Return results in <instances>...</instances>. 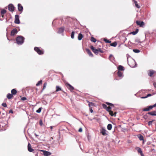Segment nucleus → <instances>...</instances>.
I'll return each instance as SVG.
<instances>
[{"instance_id":"1","label":"nucleus","mask_w":156,"mask_h":156,"mask_svg":"<svg viewBox=\"0 0 156 156\" xmlns=\"http://www.w3.org/2000/svg\"><path fill=\"white\" fill-rule=\"evenodd\" d=\"M90 48L92 50L93 52H94L96 55H98L99 52L101 53H103L104 51H103L100 48H98L97 49H95V48L93 46H91Z\"/></svg>"},{"instance_id":"2","label":"nucleus","mask_w":156,"mask_h":156,"mask_svg":"<svg viewBox=\"0 0 156 156\" xmlns=\"http://www.w3.org/2000/svg\"><path fill=\"white\" fill-rule=\"evenodd\" d=\"M24 38L21 36H19L16 38V43L19 45H21L24 42Z\"/></svg>"},{"instance_id":"3","label":"nucleus","mask_w":156,"mask_h":156,"mask_svg":"<svg viewBox=\"0 0 156 156\" xmlns=\"http://www.w3.org/2000/svg\"><path fill=\"white\" fill-rule=\"evenodd\" d=\"M156 106V103L154 104V105H150L148 106H147L146 108H144L143 109V111H149L151 109H152L154 107Z\"/></svg>"},{"instance_id":"4","label":"nucleus","mask_w":156,"mask_h":156,"mask_svg":"<svg viewBox=\"0 0 156 156\" xmlns=\"http://www.w3.org/2000/svg\"><path fill=\"white\" fill-rule=\"evenodd\" d=\"M34 50L39 55H42L44 53L43 51L40 50L38 47H35L34 48Z\"/></svg>"},{"instance_id":"5","label":"nucleus","mask_w":156,"mask_h":156,"mask_svg":"<svg viewBox=\"0 0 156 156\" xmlns=\"http://www.w3.org/2000/svg\"><path fill=\"white\" fill-rule=\"evenodd\" d=\"M65 85L68 89L71 91H73L74 89V87L68 83H66Z\"/></svg>"},{"instance_id":"6","label":"nucleus","mask_w":156,"mask_h":156,"mask_svg":"<svg viewBox=\"0 0 156 156\" xmlns=\"http://www.w3.org/2000/svg\"><path fill=\"white\" fill-rule=\"evenodd\" d=\"M17 32L18 31L17 29L16 28H14L11 31L10 35L12 36H13L17 34Z\"/></svg>"},{"instance_id":"7","label":"nucleus","mask_w":156,"mask_h":156,"mask_svg":"<svg viewBox=\"0 0 156 156\" xmlns=\"http://www.w3.org/2000/svg\"><path fill=\"white\" fill-rule=\"evenodd\" d=\"M14 23H15L19 24L20 23V21L19 19V16L18 15L15 16V19Z\"/></svg>"},{"instance_id":"8","label":"nucleus","mask_w":156,"mask_h":156,"mask_svg":"<svg viewBox=\"0 0 156 156\" xmlns=\"http://www.w3.org/2000/svg\"><path fill=\"white\" fill-rule=\"evenodd\" d=\"M136 23L138 25H139L140 27H143L144 25V23L143 21H136Z\"/></svg>"},{"instance_id":"9","label":"nucleus","mask_w":156,"mask_h":156,"mask_svg":"<svg viewBox=\"0 0 156 156\" xmlns=\"http://www.w3.org/2000/svg\"><path fill=\"white\" fill-rule=\"evenodd\" d=\"M9 10L11 12H13L14 10L15 7L12 4H9L8 6Z\"/></svg>"},{"instance_id":"10","label":"nucleus","mask_w":156,"mask_h":156,"mask_svg":"<svg viewBox=\"0 0 156 156\" xmlns=\"http://www.w3.org/2000/svg\"><path fill=\"white\" fill-rule=\"evenodd\" d=\"M28 150L30 152H32L34 151V149L31 147V146L30 143H28L27 146Z\"/></svg>"},{"instance_id":"11","label":"nucleus","mask_w":156,"mask_h":156,"mask_svg":"<svg viewBox=\"0 0 156 156\" xmlns=\"http://www.w3.org/2000/svg\"><path fill=\"white\" fill-rule=\"evenodd\" d=\"M155 73V71L153 70H150L148 71V73L149 76L151 77Z\"/></svg>"},{"instance_id":"12","label":"nucleus","mask_w":156,"mask_h":156,"mask_svg":"<svg viewBox=\"0 0 156 156\" xmlns=\"http://www.w3.org/2000/svg\"><path fill=\"white\" fill-rule=\"evenodd\" d=\"M18 9L19 11L20 12H22L23 8L22 6L20 4H18Z\"/></svg>"},{"instance_id":"13","label":"nucleus","mask_w":156,"mask_h":156,"mask_svg":"<svg viewBox=\"0 0 156 156\" xmlns=\"http://www.w3.org/2000/svg\"><path fill=\"white\" fill-rule=\"evenodd\" d=\"M86 51L90 56L91 57H93V54H92L90 51L89 49L86 48Z\"/></svg>"},{"instance_id":"14","label":"nucleus","mask_w":156,"mask_h":156,"mask_svg":"<svg viewBox=\"0 0 156 156\" xmlns=\"http://www.w3.org/2000/svg\"><path fill=\"white\" fill-rule=\"evenodd\" d=\"M136 149L137 150L138 152L140 154L141 156H144L140 148L139 147H136Z\"/></svg>"},{"instance_id":"15","label":"nucleus","mask_w":156,"mask_h":156,"mask_svg":"<svg viewBox=\"0 0 156 156\" xmlns=\"http://www.w3.org/2000/svg\"><path fill=\"white\" fill-rule=\"evenodd\" d=\"M106 130L104 128H102L101 131V133L103 136H105L107 135L106 132Z\"/></svg>"},{"instance_id":"16","label":"nucleus","mask_w":156,"mask_h":156,"mask_svg":"<svg viewBox=\"0 0 156 156\" xmlns=\"http://www.w3.org/2000/svg\"><path fill=\"white\" fill-rule=\"evenodd\" d=\"M65 28L64 27H61L59 28L58 33H62L64 30Z\"/></svg>"},{"instance_id":"17","label":"nucleus","mask_w":156,"mask_h":156,"mask_svg":"<svg viewBox=\"0 0 156 156\" xmlns=\"http://www.w3.org/2000/svg\"><path fill=\"white\" fill-rule=\"evenodd\" d=\"M6 12V11L5 9H2L1 12V15L2 18L4 17V15Z\"/></svg>"},{"instance_id":"18","label":"nucleus","mask_w":156,"mask_h":156,"mask_svg":"<svg viewBox=\"0 0 156 156\" xmlns=\"http://www.w3.org/2000/svg\"><path fill=\"white\" fill-rule=\"evenodd\" d=\"M109 114L112 116H115L116 115V112H115L114 113L112 111V110L111 111H110V112H109Z\"/></svg>"},{"instance_id":"19","label":"nucleus","mask_w":156,"mask_h":156,"mask_svg":"<svg viewBox=\"0 0 156 156\" xmlns=\"http://www.w3.org/2000/svg\"><path fill=\"white\" fill-rule=\"evenodd\" d=\"M118 69L119 70V71H120L124 70L125 69L124 68L123 66L121 65H119L118 66Z\"/></svg>"},{"instance_id":"20","label":"nucleus","mask_w":156,"mask_h":156,"mask_svg":"<svg viewBox=\"0 0 156 156\" xmlns=\"http://www.w3.org/2000/svg\"><path fill=\"white\" fill-rule=\"evenodd\" d=\"M147 114L151 115H156V112L155 111L148 112Z\"/></svg>"},{"instance_id":"21","label":"nucleus","mask_w":156,"mask_h":156,"mask_svg":"<svg viewBox=\"0 0 156 156\" xmlns=\"http://www.w3.org/2000/svg\"><path fill=\"white\" fill-rule=\"evenodd\" d=\"M11 94L12 95H16L17 93V91L15 89H13L11 91Z\"/></svg>"},{"instance_id":"22","label":"nucleus","mask_w":156,"mask_h":156,"mask_svg":"<svg viewBox=\"0 0 156 156\" xmlns=\"http://www.w3.org/2000/svg\"><path fill=\"white\" fill-rule=\"evenodd\" d=\"M13 97V95L12 94H8L7 95V98L9 99L12 98Z\"/></svg>"},{"instance_id":"23","label":"nucleus","mask_w":156,"mask_h":156,"mask_svg":"<svg viewBox=\"0 0 156 156\" xmlns=\"http://www.w3.org/2000/svg\"><path fill=\"white\" fill-rule=\"evenodd\" d=\"M139 30L138 29H136L135 31H133L131 33H130V34H132L133 35H135L138 32Z\"/></svg>"},{"instance_id":"24","label":"nucleus","mask_w":156,"mask_h":156,"mask_svg":"<svg viewBox=\"0 0 156 156\" xmlns=\"http://www.w3.org/2000/svg\"><path fill=\"white\" fill-rule=\"evenodd\" d=\"M83 37V35L81 34L80 33L79 34L78 36V39L79 40H81L82 39Z\"/></svg>"},{"instance_id":"25","label":"nucleus","mask_w":156,"mask_h":156,"mask_svg":"<svg viewBox=\"0 0 156 156\" xmlns=\"http://www.w3.org/2000/svg\"><path fill=\"white\" fill-rule=\"evenodd\" d=\"M87 102L89 103L88 106L89 108L91 107L94 106V104L92 102H90L88 101H87Z\"/></svg>"},{"instance_id":"26","label":"nucleus","mask_w":156,"mask_h":156,"mask_svg":"<svg viewBox=\"0 0 156 156\" xmlns=\"http://www.w3.org/2000/svg\"><path fill=\"white\" fill-rule=\"evenodd\" d=\"M62 90L61 88L58 86H56V90L55 91L58 92L59 91Z\"/></svg>"},{"instance_id":"27","label":"nucleus","mask_w":156,"mask_h":156,"mask_svg":"<svg viewBox=\"0 0 156 156\" xmlns=\"http://www.w3.org/2000/svg\"><path fill=\"white\" fill-rule=\"evenodd\" d=\"M118 76L119 77H121L122 76V73L119 71H118L117 73Z\"/></svg>"},{"instance_id":"28","label":"nucleus","mask_w":156,"mask_h":156,"mask_svg":"<svg viewBox=\"0 0 156 156\" xmlns=\"http://www.w3.org/2000/svg\"><path fill=\"white\" fill-rule=\"evenodd\" d=\"M112 127V126L111 124H109L107 126V129L108 130H111Z\"/></svg>"},{"instance_id":"29","label":"nucleus","mask_w":156,"mask_h":156,"mask_svg":"<svg viewBox=\"0 0 156 156\" xmlns=\"http://www.w3.org/2000/svg\"><path fill=\"white\" fill-rule=\"evenodd\" d=\"M117 45V43L115 41L113 43H111L110 45L112 46L116 47Z\"/></svg>"},{"instance_id":"30","label":"nucleus","mask_w":156,"mask_h":156,"mask_svg":"<svg viewBox=\"0 0 156 156\" xmlns=\"http://www.w3.org/2000/svg\"><path fill=\"white\" fill-rule=\"evenodd\" d=\"M134 2L136 7L138 8H140V6L138 5L137 2L135 0L134 1Z\"/></svg>"},{"instance_id":"31","label":"nucleus","mask_w":156,"mask_h":156,"mask_svg":"<svg viewBox=\"0 0 156 156\" xmlns=\"http://www.w3.org/2000/svg\"><path fill=\"white\" fill-rule=\"evenodd\" d=\"M154 122V124H155V122H154V120H152V121H149L148 122V125L149 126H150V125H152V123L153 122Z\"/></svg>"},{"instance_id":"32","label":"nucleus","mask_w":156,"mask_h":156,"mask_svg":"<svg viewBox=\"0 0 156 156\" xmlns=\"http://www.w3.org/2000/svg\"><path fill=\"white\" fill-rule=\"evenodd\" d=\"M151 96V94H148L147 95V96H146L145 97H141V98H142V99L145 98H147L148 97Z\"/></svg>"},{"instance_id":"33","label":"nucleus","mask_w":156,"mask_h":156,"mask_svg":"<svg viewBox=\"0 0 156 156\" xmlns=\"http://www.w3.org/2000/svg\"><path fill=\"white\" fill-rule=\"evenodd\" d=\"M44 155L45 156H48L50 154H49V153L48 151H45L44 152Z\"/></svg>"},{"instance_id":"34","label":"nucleus","mask_w":156,"mask_h":156,"mask_svg":"<svg viewBox=\"0 0 156 156\" xmlns=\"http://www.w3.org/2000/svg\"><path fill=\"white\" fill-rule=\"evenodd\" d=\"M104 41L106 43H111V41H109V40H108L107 39H105V38H104Z\"/></svg>"},{"instance_id":"35","label":"nucleus","mask_w":156,"mask_h":156,"mask_svg":"<svg viewBox=\"0 0 156 156\" xmlns=\"http://www.w3.org/2000/svg\"><path fill=\"white\" fill-rule=\"evenodd\" d=\"M42 80H41L38 81V82L36 84V86H39L42 83Z\"/></svg>"},{"instance_id":"36","label":"nucleus","mask_w":156,"mask_h":156,"mask_svg":"<svg viewBox=\"0 0 156 156\" xmlns=\"http://www.w3.org/2000/svg\"><path fill=\"white\" fill-rule=\"evenodd\" d=\"M91 40L94 42H95L96 41V39L93 37H91Z\"/></svg>"},{"instance_id":"37","label":"nucleus","mask_w":156,"mask_h":156,"mask_svg":"<svg viewBox=\"0 0 156 156\" xmlns=\"http://www.w3.org/2000/svg\"><path fill=\"white\" fill-rule=\"evenodd\" d=\"M138 138L140 140H144V137L143 136L140 135L139 137Z\"/></svg>"},{"instance_id":"38","label":"nucleus","mask_w":156,"mask_h":156,"mask_svg":"<svg viewBox=\"0 0 156 156\" xmlns=\"http://www.w3.org/2000/svg\"><path fill=\"white\" fill-rule=\"evenodd\" d=\"M111 108L110 106H108L107 107L106 110V111H107L108 112H110V111H111Z\"/></svg>"},{"instance_id":"39","label":"nucleus","mask_w":156,"mask_h":156,"mask_svg":"<svg viewBox=\"0 0 156 156\" xmlns=\"http://www.w3.org/2000/svg\"><path fill=\"white\" fill-rule=\"evenodd\" d=\"M106 103L108 105H109L110 106H112V107H114V105L113 104H112V103H109V102H107Z\"/></svg>"},{"instance_id":"40","label":"nucleus","mask_w":156,"mask_h":156,"mask_svg":"<svg viewBox=\"0 0 156 156\" xmlns=\"http://www.w3.org/2000/svg\"><path fill=\"white\" fill-rule=\"evenodd\" d=\"M74 31L72 32L71 34V38L72 39L74 38Z\"/></svg>"},{"instance_id":"41","label":"nucleus","mask_w":156,"mask_h":156,"mask_svg":"<svg viewBox=\"0 0 156 156\" xmlns=\"http://www.w3.org/2000/svg\"><path fill=\"white\" fill-rule=\"evenodd\" d=\"M47 85V83L46 82H45L44 83L43 88L42 89L43 90H44L46 88Z\"/></svg>"},{"instance_id":"42","label":"nucleus","mask_w":156,"mask_h":156,"mask_svg":"<svg viewBox=\"0 0 156 156\" xmlns=\"http://www.w3.org/2000/svg\"><path fill=\"white\" fill-rule=\"evenodd\" d=\"M133 51L135 53H139L140 51V50L138 49H133Z\"/></svg>"},{"instance_id":"43","label":"nucleus","mask_w":156,"mask_h":156,"mask_svg":"<svg viewBox=\"0 0 156 156\" xmlns=\"http://www.w3.org/2000/svg\"><path fill=\"white\" fill-rule=\"evenodd\" d=\"M102 107L104 108L105 109H106V108L107 107V105L104 104H102Z\"/></svg>"},{"instance_id":"44","label":"nucleus","mask_w":156,"mask_h":156,"mask_svg":"<svg viewBox=\"0 0 156 156\" xmlns=\"http://www.w3.org/2000/svg\"><path fill=\"white\" fill-rule=\"evenodd\" d=\"M41 108H39L38 110L36 111V112L38 113H40L41 112Z\"/></svg>"},{"instance_id":"45","label":"nucleus","mask_w":156,"mask_h":156,"mask_svg":"<svg viewBox=\"0 0 156 156\" xmlns=\"http://www.w3.org/2000/svg\"><path fill=\"white\" fill-rule=\"evenodd\" d=\"M27 99V98L25 97H23L21 98V100L22 101H25Z\"/></svg>"},{"instance_id":"46","label":"nucleus","mask_w":156,"mask_h":156,"mask_svg":"<svg viewBox=\"0 0 156 156\" xmlns=\"http://www.w3.org/2000/svg\"><path fill=\"white\" fill-rule=\"evenodd\" d=\"M128 64L131 67H133L134 66L133 65H132V64H131V62H128Z\"/></svg>"},{"instance_id":"47","label":"nucleus","mask_w":156,"mask_h":156,"mask_svg":"<svg viewBox=\"0 0 156 156\" xmlns=\"http://www.w3.org/2000/svg\"><path fill=\"white\" fill-rule=\"evenodd\" d=\"M2 105L5 107H7V105L6 103H3L2 104Z\"/></svg>"},{"instance_id":"48","label":"nucleus","mask_w":156,"mask_h":156,"mask_svg":"<svg viewBox=\"0 0 156 156\" xmlns=\"http://www.w3.org/2000/svg\"><path fill=\"white\" fill-rule=\"evenodd\" d=\"M39 124L41 126L42 125H43V122H42V121L41 120H40V121H39Z\"/></svg>"},{"instance_id":"49","label":"nucleus","mask_w":156,"mask_h":156,"mask_svg":"<svg viewBox=\"0 0 156 156\" xmlns=\"http://www.w3.org/2000/svg\"><path fill=\"white\" fill-rule=\"evenodd\" d=\"M90 110L91 113H92L93 112V110L92 109V107L90 108Z\"/></svg>"},{"instance_id":"50","label":"nucleus","mask_w":156,"mask_h":156,"mask_svg":"<svg viewBox=\"0 0 156 156\" xmlns=\"http://www.w3.org/2000/svg\"><path fill=\"white\" fill-rule=\"evenodd\" d=\"M78 131L80 132H81L82 131V128H80L78 130Z\"/></svg>"},{"instance_id":"51","label":"nucleus","mask_w":156,"mask_h":156,"mask_svg":"<svg viewBox=\"0 0 156 156\" xmlns=\"http://www.w3.org/2000/svg\"><path fill=\"white\" fill-rule=\"evenodd\" d=\"M9 113H13L12 110H10L9 111Z\"/></svg>"},{"instance_id":"52","label":"nucleus","mask_w":156,"mask_h":156,"mask_svg":"<svg viewBox=\"0 0 156 156\" xmlns=\"http://www.w3.org/2000/svg\"><path fill=\"white\" fill-rule=\"evenodd\" d=\"M112 57V55H109V59L111 58Z\"/></svg>"},{"instance_id":"53","label":"nucleus","mask_w":156,"mask_h":156,"mask_svg":"<svg viewBox=\"0 0 156 156\" xmlns=\"http://www.w3.org/2000/svg\"><path fill=\"white\" fill-rule=\"evenodd\" d=\"M153 84L154 85V86L155 87H156V84L155 83H153Z\"/></svg>"},{"instance_id":"54","label":"nucleus","mask_w":156,"mask_h":156,"mask_svg":"<svg viewBox=\"0 0 156 156\" xmlns=\"http://www.w3.org/2000/svg\"><path fill=\"white\" fill-rule=\"evenodd\" d=\"M132 62L133 63H134V64L135 63V62L133 60H132Z\"/></svg>"},{"instance_id":"55","label":"nucleus","mask_w":156,"mask_h":156,"mask_svg":"<svg viewBox=\"0 0 156 156\" xmlns=\"http://www.w3.org/2000/svg\"><path fill=\"white\" fill-rule=\"evenodd\" d=\"M34 135L36 137H37V136H38V135H37L36 133H35Z\"/></svg>"},{"instance_id":"56","label":"nucleus","mask_w":156,"mask_h":156,"mask_svg":"<svg viewBox=\"0 0 156 156\" xmlns=\"http://www.w3.org/2000/svg\"><path fill=\"white\" fill-rule=\"evenodd\" d=\"M50 129H52V128H53V127H52V126H51L50 127Z\"/></svg>"},{"instance_id":"57","label":"nucleus","mask_w":156,"mask_h":156,"mask_svg":"<svg viewBox=\"0 0 156 156\" xmlns=\"http://www.w3.org/2000/svg\"><path fill=\"white\" fill-rule=\"evenodd\" d=\"M138 40H136V42H138Z\"/></svg>"},{"instance_id":"58","label":"nucleus","mask_w":156,"mask_h":156,"mask_svg":"<svg viewBox=\"0 0 156 156\" xmlns=\"http://www.w3.org/2000/svg\"><path fill=\"white\" fill-rule=\"evenodd\" d=\"M1 114V112L0 111V114Z\"/></svg>"},{"instance_id":"59","label":"nucleus","mask_w":156,"mask_h":156,"mask_svg":"<svg viewBox=\"0 0 156 156\" xmlns=\"http://www.w3.org/2000/svg\"><path fill=\"white\" fill-rule=\"evenodd\" d=\"M133 1H135L134 0H133Z\"/></svg>"}]
</instances>
